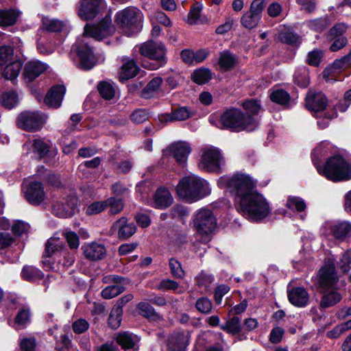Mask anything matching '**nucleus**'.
Segmentation results:
<instances>
[{
  "mask_svg": "<svg viewBox=\"0 0 351 351\" xmlns=\"http://www.w3.org/2000/svg\"><path fill=\"white\" fill-rule=\"evenodd\" d=\"M269 97L273 102L280 105H286L290 99L289 94L282 89L271 90Z\"/></svg>",
  "mask_w": 351,
  "mask_h": 351,
  "instance_id": "44",
  "label": "nucleus"
},
{
  "mask_svg": "<svg viewBox=\"0 0 351 351\" xmlns=\"http://www.w3.org/2000/svg\"><path fill=\"white\" fill-rule=\"evenodd\" d=\"M13 53L14 51L11 47H0V66L8 64L14 59Z\"/></svg>",
  "mask_w": 351,
  "mask_h": 351,
  "instance_id": "56",
  "label": "nucleus"
},
{
  "mask_svg": "<svg viewBox=\"0 0 351 351\" xmlns=\"http://www.w3.org/2000/svg\"><path fill=\"white\" fill-rule=\"evenodd\" d=\"M285 206L292 211L302 212L306 206L305 201L301 197L290 195L287 199Z\"/></svg>",
  "mask_w": 351,
  "mask_h": 351,
  "instance_id": "39",
  "label": "nucleus"
},
{
  "mask_svg": "<svg viewBox=\"0 0 351 351\" xmlns=\"http://www.w3.org/2000/svg\"><path fill=\"white\" fill-rule=\"evenodd\" d=\"M162 83V79L160 77L153 78L143 90V95L144 97H152L153 93L159 90Z\"/></svg>",
  "mask_w": 351,
  "mask_h": 351,
  "instance_id": "47",
  "label": "nucleus"
},
{
  "mask_svg": "<svg viewBox=\"0 0 351 351\" xmlns=\"http://www.w3.org/2000/svg\"><path fill=\"white\" fill-rule=\"evenodd\" d=\"M217 183L220 188L235 193L237 210L245 218L257 221L270 214L268 201L258 192L256 182L249 176L237 173L232 176H223Z\"/></svg>",
  "mask_w": 351,
  "mask_h": 351,
  "instance_id": "1",
  "label": "nucleus"
},
{
  "mask_svg": "<svg viewBox=\"0 0 351 351\" xmlns=\"http://www.w3.org/2000/svg\"><path fill=\"white\" fill-rule=\"evenodd\" d=\"M25 196L30 204L33 205L40 204L45 197L42 184L38 182L30 183L25 192Z\"/></svg>",
  "mask_w": 351,
  "mask_h": 351,
  "instance_id": "19",
  "label": "nucleus"
},
{
  "mask_svg": "<svg viewBox=\"0 0 351 351\" xmlns=\"http://www.w3.org/2000/svg\"><path fill=\"white\" fill-rule=\"evenodd\" d=\"M178 288V283L171 279H164L157 285V289L160 291H176Z\"/></svg>",
  "mask_w": 351,
  "mask_h": 351,
  "instance_id": "64",
  "label": "nucleus"
},
{
  "mask_svg": "<svg viewBox=\"0 0 351 351\" xmlns=\"http://www.w3.org/2000/svg\"><path fill=\"white\" fill-rule=\"evenodd\" d=\"M122 313V309L112 308L108 317V324L112 328L116 329L120 326Z\"/></svg>",
  "mask_w": 351,
  "mask_h": 351,
  "instance_id": "53",
  "label": "nucleus"
},
{
  "mask_svg": "<svg viewBox=\"0 0 351 351\" xmlns=\"http://www.w3.org/2000/svg\"><path fill=\"white\" fill-rule=\"evenodd\" d=\"M137 308L139 311V313L147 319L152 320L160 319L159 314H158L154 308L148 303L141 302L138 304Z\"/></svg>",
  "mask_w": 351,
  "mask_h": 351,
  "instance_id": "40",
  "label": "nucleus"
},
{
  "mask_svg": "<svg viewBox=\"0 0 351 351\" xmlns=\"http://www.w3.org/2000/svg\"><path fill=\"white\" fill-rule=\"evenodd\" d=\"M113 227L115 229H118V237L123 239L130 238L136 230V226L132 223H128L125 217H121L116 221Z\"/></svg>",
  "mask_w": 351,
  "mask_h": 351,
  "instance_id": "26",
  "label": "nucleus"
},
{
  "mask_svg": "<svg viewBox=\"0 0 351 351\" xmlns=\"http://www.w3.org/2000/svg\"><path fill=\"white\" fill-rule=\"evenodd\" d=\"M106 209L104 201L94 202L86 208V214L87 215H95L101 213Z\"/></svg>",
  "mask_w": 351,
  "mask_h": 351,
  "instance_id": "57",
  "label": "nucleus"
},
{
  "mask_svg": "<svg viewBox=\"0 0 351 351\" xmlns=\"http://www.w3.org/2000/svg\"><path fill=\"white\" fill-rule=\"evenodd\" d=\"M104 0H81L78 15L83 20L94 19L99 8L104 5Z\"/></svg>",
  "mask_w": 351,
  "mask_h": 351,
  "instance_id": "14",
  "label": "nucleus"
},
{
  "mask_svg": "<svg viewBox=\"0 0 351 351\" xmlns=\"http://www.w3.org/2000/svg\"><path fill=\"white\" fill-rule=\"evenodd\" d=\"M21 276L25 280L34 281L43 278L44 274L38 268L33 266L26 265L23 267L21 271Z\"/></svg>",
  "mask_w": 351,
  "mask_h": 351,
  "instance_id": "38",
  "label": "nucleus"
},
{
  "mask_svg": "<svg viewBox=\"0 0 351 351\" xmlns=\"http://www.w3.org/2000/svg\"><path fill=\"white\" fill-rule=\"evenodd\" d=\"M280 41L289 45H296L300 42V37L293 32L285 30L282 31L278 35Z\"/></svg>",
  "mask_w": 351,
  "mask_h": 351,
  "instance_id": "51",
  "label": "nucleus"
},
{
  "mask_svg": "<svg viewBox=\"0 0 351 351\" xmlns=\"http://www.w3.org/2000/svg\"><path fill=\"white\" fill-rule=\"evenodd\" d=\"M290 302L296 306H304L307 302V292L304 288L296 287L288 292Z\"/></svg>",
  "mask_w": 351,
  "mask_h": 351,
  "instance_id": "29",
  "label": "nucleus"
},
{
  "mask_svg": "<svg viewBox=\"0 0 351 351\" xmlns=\"http://www.w3.org/2000/svg\"><path fill=\"white\" fill-rule=\"evenodd\" d=\"M195 307L199 312L208 314L212 311L213 304L209 299L202 297L197 300Z\"/></svg>",
  "mask_w": 351,
  "mask_h": 351,
  "instance_id": "55",
  "label": "nucleus"
},
{
  "mask_svg": "<svg viewBox=\"0 0 351 351\" xmlns=\"http://www.w3.org/2000/svg\"><path fill=\"white\" fill-rule=\"evenodd\" d=\"M139 53L145 57L156 61V64L145 66L149 69H157L167 62L166 49L162 43H156L152 40H149L139 46Z\"/></svg>",
  "mask_w": 351,
  "mask_h": 351,
  "instance_id": "7",
  "label": "nucleus"
},
{
  "mask_svg": "<svg viewBox=\"0 0 351 351\" xmlns=\"http://www.w3.org/2000/svg\"><path fill=\"white\" fill-rule=\"evenodd\" d=\"M79 58V66L84 70L91 69L97 63V58L90 47V42L82 40L77 42L73 48Z\"/></svg>",
  "mask_w": 351,
  "mask_h": 351,
  "instance_id": "9",
  "label": "nucleus"
},
{
  "mask_svg": "<svg viewBox=\"0 0 351 351\" xmlns=\"http://www.w3.org/2000/svg\"><path fill=\"white\" fill-rule=\"evenodd\" d=\"M219 125L222 129L232 131H252L257 126L256 119L251 115H245L241 110L230 108L225 111L220 117Z\"/></svg>",
  "mask_w": 351,
  "mask_h": 351,
  "instance_id": "4",
  "label": "nucleus"
},
{
  "mask_svg": "<svg viewBox=\"0 0 351 351\" xmlns=\"http://www.w3.org/2000/svg\"><path fill=\"white\" fill-rule=\"evenodd\" d=\"M104 280L105 282H107L108 280H112L117 283L116 285H109L102 290L101 295L104 299L109 300L113 298L124 291L125 287L121 285L123 278L121 276H109L105 277Z\"/></svg>",
  "mask_w": 351,
  "mask_h": 351,
  "instance_id": "22",
  "label": "nucleus"
},
{
  "mask_svg": "<svg viewBox=\"0 0 351 351\" xmlns=\"http://www.w3.org/2000/svg\"><path fill=\"white\" fill-rule=\"evenodd\" d=\"M48 69V65L38 60L27 62L24 67L23 75L25 82H32Z\"/></svg>",
  "mask_w": 351,
  "mask_h": 351,
  "instance_id": "16",
  "label": "nucleus"
},
{
  "mask_svg": "<svg viewBox=\"0 0 351 351\" xmlns=\"http://www.w3.org/2000/svg\"><path fill=\"white\" fill-rule=\"evenodd\" d=\"M308 23L309 27L317 32H322L329 25L328 19L326 16L311 20Z\"/></svg>",
  "mask_w": 351,
  "mask_h": 351,
  "instance_id": "52",
  "label": "nucleus"
},
{
  "mask_svg": "<svg viewBox=\"0 0 351 351\" xmlns=\"http://www.w3.org/2000/svg\"><path fill=\"white\" fill-rule=\"evenodd\" d=\"M130 119L134 123H142L148 119V114L143 109H138L131 114Z\"/></svg>",
  "mask_w": 351,
  "mask_h": 351,
  "instance_id": "62",
  "label": "nucleus"
},
{
  "mask_svg": "<svg viewBox=\"0 0 351 351\" xmlns=\"http://www.w3.org/2000/svg\"><path fill=\"white\" fill-rule=\"evenodd\" d=\"M325 155L321 147L315 149L311 154L313 163L318 173L333 181L348 180L351 178V165L341 156L330 158L322 163L320 158Z\"/></svg>",
  "mask_w": 351,
  "mask_h": 351,
  "instance_id": "2",
  "label": "nucleus"
},
{
  "mask_svg": "<svg viewBox=\"0 0 351 351\" xmlns=\"http://www.w3.org/2000/svg\"><path fill=\"white\" fill-rule=\"evenodd\" d=\"M247 114L251 115L254 118V115L256 114L261 108L260 102L257 99H252L243 101L241 104Z\"/></svg>",
  "mask_w": 351,
  "mask_h": 351,
  "instance_id": "46",
  "label": "nucleus"
},
{
  "mask_svg": "<svg viewBox=\"0 0 351 351\" xmlns=\"http://www.w3.org/2000/svg\"><path fill=\"white\" fill-rule=\"evenodd\" d=\"M169 266L173 277L178 279H182L184 277V271L182 267L181 263L177 259L171 258L169 260Z\"/></svg>",
  "mask_w": 351,
  "mask_h": 351,
  "instance_id": "49",
  "label": "nucleus"
},
{
  "mask_svg": "<svg viewBox=\"0 0 351 351\" xmlns=\"http://www.w3.org/2000/svg\"><path fill=\"white\" fill-rule=\"evenodd\" d=\"M138 339L136 336L131 333L125 332L118 335L117 342L123 349H130L134 347Z\"/></svg>",
  "mask_w": 351,
  "mask_h": 351,
  "instance_id": "35",
  "label": "nucleus"
},
{
  "mask_svg": "<svg viewBox=\"0 0 351 351\" xmlns=\"http://www.w3.org/2000/svg\"><path fill=\"white\" fill-rule=\"evenodd\" d=\"M115 31L114 27L111 24V19L106 16L102 21L97 25H86L84 27L83 38L87 39L88 37L100 40L112 34Z\"/></svg>",
  "mask_w": 351,
  "mask_h": 351,
  "instance_id": "10",
  "label": "nucleus"
},
{
  "mask_svg": "<svg viewBox=\"0 0 351 351\" xmlns=\"http://www.w3.org/2000/svg\"><path fill=\"white\" fill-rule=\"evenodd\" d=\"M237 58L236 56L226 50L219 53L218 64L222 70H229L236 65Z\"/></svg>",
  "mask_w": 351,
  "mask_h": 351,
  "instance_id": "34",
  "label": "nucleus"
},
{
  "mask_svg": "<svg viewBox=\"0 0 351 351\" xmlns=\"http://www.w3.org/2000/svg\"><path fill=\"white\" fill-rule=\"evenodd\" d=\"M82 250L86 258L90 261H98L102 259L106 253L104 245L96 242L84 244L82 246Z\"/></svg>",
  "mask_w": 351,
  "mask_h": 351,
  "instance_id": "20",
  "label": "nucleus"
},
{
  "mask_svg": "<svg viewBox=\"0 0 351 351\" xmlns=\"http://www.w3.org/2000/svg\"><path fill=\"white\" fill-rule=\"evenodd\" d=\"M328 99L321 92H308V110L316 118H322L317 121V125L322 129L326 128L329 121L337 116L334 108L326 109Z\"/></svg>",
  "mask_w": 351,
  "mask_h": 351,
  "instance_id": "5",
  "label": "nucleus"
},
{
  "mask_svg": "<svg viewBox=\"0 0 351 351\" xmlns=\"http://www.w3.org/2000/svg\"><path fill=\"white\" fill-rule=\"evenodd\" d=\"M189 336L184 332H174L168 339L169 351H183L189 344Z\"/></svg>",
  "mask_w": 351,
  "mask_h": 351,
  "instance_id": "24",
  "label": "nucleus"
},
{
  "mask_svg": "<svg viewBox=\"0 0 351 351\" xmlns=\"http://www.w3.org/2000/svg\"><path fill=\"white\" fill-rule=\"evenodd\" d=\"M192 116V113L185 107L177 108L172 110L171 113H165L159 116L160 121L170 122L184 121Z\"/></svg>",
  "mask_w": 351,
  "mask_h": 351,
  "instance_id": "27",
  "label": "nucleus"
},
{
  "mask_svg": "<svg viewBox=\"0 0 351 351\" xmlns=\"http://www.w3.org/2000/svg\"><path fill=\"white\" fill-rule=\"evenodd\" d=\"M348 25L343 23H339L335 25L329 30V36L332 39L335 38L341 37L343 34L347 31Z\"/></svg>",
  "mask_w": 351,
  "mask_h": 351,
  "instance_id": "60",
  "label": "nucleus"
},
{
  "mask_svg": "<svg viewBox=\"0 0 351 351\" xmlns=\"http://www.w3.org/2000/svg\"><path fill=\"white\" fill-rule=\"evenodd\" d=\"M18 103V95L13 90L6 91L0 96V104L6 108H12Z\"/></svg>",
  "mask_w": 351,
  "mask_h": 351,
  "instance_id": "41",
  "label": "nucleus"
},
{
  "mask_svg": "<svg viewBox=\"0 0 351 351\" xmlns=\"http://www.w3.org/2000/svg\"><path fill=\"white\" fill-rule=\"evenodd\" d=\"M223 158L219 150L214 147H206L202 149L199 167L208 172L219 171Z\"/></svg>",
  "mask_w": 351,
  "mask_h": 351,
  "instance_id": "8",
  "label": "nucleus"
},
{
  "mask_svg": "<svg viewBox=\"0 0 351 351\" xmlns=\"http://www.w3.org/2000/svg\"><path fill=\"white\" fill-rule=\"evenodd\" d=\"M59 258L58 263L62 265L63 267H71L75 261L74 252H69L66 247L63 249Z\"/></svg>",
  "mask_w": 351,
  "mask_h": 351,
  "instance_id": "50",
  "label": "nucleus"
},
{
  "mask_svg": "<svg viewBox=\"0 0 351 351\" xmlns=\"http://www.w3.org/2000/svg\"><path fill=\"white\" fill-rule=\"evenodd\" d=\"M24 149L27 150L32 149L34 153L36 154L40 158L49 155L54 157L57 154L56 149H50L49 145L40 138H34L24 144Z\"/></svg>",
  "mask_w": 351,
  "mask_h": 351,
  "instance_id": "15",
  "label": "nucleus"
},
{
  "mask_svg": "<svg viewBox=\"0 0 351 351\" xmlns=\"http://www.w3.org/2000/svg\"><path fill=\"white\" fill-rule=\"evenodd\" d=\"M98 90L101 96L105 99H111L114 96V90L110 83L106 82L99 83Z\"/></svg>",
  "mask_w": 351,
  "mask_h": 351,
  "instance_id": "54",
  "label": "nucleus"
},
{
  "mask_svg": "<svg viewBox=\"0 0 351 351\" xmlns=\"http://www.w3.org/2000/svg\"><path fill=\"white\" fill-rule=\"evenodd\" d=\"M17 125L28 132L40 130L44 123L43 117L36 112H23L17 118Z\"/></svg>",
  "mask_w": 351,
  "mask_h": 351,
  "instance_id": "13",
  "label": "nucleus"
},
{
  "mask_svg": "<svg viewBox=\"0 0 351 351\" xmlns=\"http://www.w3.org/2000/svg\"><path fill=\"white\" fill-rule=\"evenodd\" d=\"M169 150L176 162L180 165H183L186 162L191 148L188 143L180 141L172 144Z\"/></svg>",
  "mask_w": 351,
  "mask_h": 351,
  "instance_id": "18",
  "label": "nucleus"
},
{
  "mask_svg": "<svg viewBox=\"0 0 351 351\" xmlns=\"http://www.w3.org/2000/svg\"><path fill=\"white\" fill-rule=\"evenodd\" d=\"M173 202V197L168 190L158 188L154 195V204L156 208H165Z\"/></svg>",
  "mask_w": 351,
  "mask_h": 351,
  "instance_id": "28",
  "label": "nucleus"
},
{
  "mask_svg": "<svg viewBox=\"0 0 351 351\" xmlns=\"http://www.w3.org/2000/svg\"><path fill=\"white\" fill-rule=\"evenodd\" d=\"M201 11V5H193L188 14L187 23L190 25L195 24L200 16Z\"/></svg>",
  "mask_w": 351,
  "mask_h": 351,
  "instance_id": "61",
  "label": "nucleus"
},
{
  "mask_svg": "<svg viewBox=\"0 0 351 351\" xmlns=\"http://www.w3.org/2000/svg\"><path fill=\"white\" fill-rule=\"evenodd\" d=\"M261 19V16L252 10H249L243 14L241 19V24L247 29H252L256 27Z\"/></svg>",
  "mask_w": 351,
  "mask_h": 351,
  "instance_id": "37",
  "label": "nucleus"
},
{
  "mask_svg": "<svg viewBox=\"0 0 351 351\" xmlns=\"http://www.w3.org/2000/svg\"><path fill=\"white\" fill-rule=\"evenodd\" d=\"M75 210V201L62 200L56 202L53 205V213L60 218H67L73 216Z\"/></svg>",
  "mask_w": 351,
  "mask_h": 351,
  "instance_id": "23",
  "label": "nucleus"
},
{
  "mask_svg": "<svg viewBox=\"0 0 351 351\" xmlns=\"http://www.w3.org/2000/svg\"><path fill=\"white\" fill-rule=\"evenodd\" d=\"M351 68V50L343 58L336 60L330 65L327 66L323 71V77L326 81L330 80V77L335 72H340L343 70Z\"/></svg>",
  "mask_w": 351,
  "mask_h": 351,
  "instance_id": "17",
  "label": "nucleus"
},
{
  "mask_svg": "<svg viewBox=\"0 0 351 351\" xmlns=\"http://www.w3.org/2000/svg\"><path fill=\"white\" fill-rule=\"evenodd\" d=\"M212 78L211 71L205 68L195 70L192 74V80L198 84L208 82Z\"/></svg>",
  "mask_w": 351,
  "mask_h": 351,
  "instance_id": "43",
  "label": "nucleus"
},
{
  "mask_svg": "<svg viewBox=\"0 0 351 351\" xmlns=\"http://www.w3.org/2000/svg\"><path fill=\"white\" fill-rule=\"evenodd\" d=\"M65 90L64 86L58 85L51 87L45 97V104L50 108H59L61 106Z\"/></svg>",
  "mask_w": 351,
  "mask_h": 351,
  "instance_id": "21",
  "label": "nucleus"
},
{
  "mask_svg": "<svg viewBox=\"0 0 351 351\" xmlns=\"http://www.w3.org/2000/svg\"><path fill=\"white\" fill-rule=\"evenodd\" d=\"M216 219L208 209L199 210L194 219V226L201 235H209L216 227Z\"/></svg>",
  "mask_w": 351,
  "mask_h": 351,
  "instance_id": "11",
  "label": "nucleus"
},
{
  "mask_svg": "<svg viewBox=\"0 0 351 351\" xmlns=\"http://www.w3.org/2000/svg\"><path fill=\"white\" fill-rule=\"evenodd\" d=\"M351 254L349 252H346L343 254L337 263L338 267L343 273H347L351 269Z\"/></svg>",
  "mask_w": 351,
  "mask_h": 351,
  "instance_id": "59",
  "label": "nucleus"
},
{
  "mask_svg": "<svg viewBox=\"0 0 351 351\" xmlns=\"http://www.w3.org/2000/svg\"><path fill=\"white\" fill-rule=\"evenodd\" d=\"M43 27L48 32H60L65 26L63 21L45 18L43 21Z\"/></svg>",
  "mask_w": 351,
  "mask_h": 351,
  "instance_id": "48",
  "label": "nucleus"
},
{
  "mask_svg": "<svg viewBox=\"0 0 351 351\" xmlns=\"http://www.w3.org/2000/svg\"><path fill=\"white\" fill-rule=\"evenodd\" d=\"M221 328L231 335H236L241 332V325L238 317H232L225 324L221 326Z\"/></svg>",
  "mask_w": 351,
  "mask_h": 351,
  "instance_id": "42",
  "label": "nucleus"
},
{
  "mask_svg": "<svg viewBox=\"0 0 351 351\" xmlns=\"http://www.w3.org/2000/svg\"><path fill=\"white\" fill-rule=\"evenodd\" d=\"M332 235L337 240L343 241L351 237V222L343 221L330 226Z\"/></svg>",
  "mask_w": 351,
  "mask_h": 351,
  "instance_id": "25",
  "label": "nucleus"
},
{
  "mask_svg": "<svg viewBox=\"0 0 351 351\" xmlns=\"http://www.w3.org/2000/svg\"><path fill=\"white\" fill-rule=\"evenodd\" d=\"M5 65L3 71V77L7 80L14 81L21 72L22 68L21 62L16 59H12Z\"/></svg>",
  "mask_w": 351,
  "mask_h": 351,
  "instance_id": "32",
  "label": "nucleus"
},
{
  "mask_svg": "<svg viewBox=\"0 0 351 351\" xmlns=\"http://www.w3.org/2000/svg\"><path fill=\"white\" fill-rule=\"evenodd\" d=\"M63 235L71 250H75L79 247L80 240L76 233L66 230L63 232Z\"/></svg>",
  "mask_w": 351,
  "mask_h": 351,
  "instance_id": "58",
  "label": "nucleus"
},
{
  "mask_svg": "<svg viewBox=\"0 0 351 351\" xmlns=\"http://www.w3.org/2000/svg\"><path fill=\"white\" fill-rule=\"evenodd\" d=\"M176 192L182 199L193 202L210 194V188L207 181L191 174L180 180Z\"/></svg>",
  "mask_w": 351,
  "mask_h": 351,
  "instance_id": "3",
  "label": "nucleus"
},
{
  "mask_svg": "<svg viewBox=\"0 0 351 351\" xmlns=\"http://www.w3.org/2000/svg\"><path fill=\"white\" fill-rule=\"evenodd\" d=\"M326 292L322 296L320 306L322 308L332 306L339 302L342 295L336 289H325Z\"/></svg>",
  "mask_w": 351,
  "mask_h": 351,
  "instance_id": "31",
  "label": "nucleus"
},
{
  "mask_svg": "<svg viewBox=\"0 0 351 351\" xmlns=\"http://www.w3.org/2000/svg\"><path fill=\"white\" fill-rule=\"evenodd\" d=\"M106 204V208L109 207L110 213L112 215H116L119 213L124 207V204L121 198H117L115 197H111L104 200Z\"/></svg>",
  "mask_w": 351,
  "mask_h": 351,
  "instance_id": "45",
  "label": "nucleus"
},
{
  "mask_svg": "<svg viewBox=\"0 0 351 351\" xmlns=\"http://www.w3.org/2000/svg\"><path fill=\"white\" fill-rule=\"evenodd\" d=\"M324 53L320 50H313L308 53V64L314 66H318L322 61Z\"/></svg>",
  "mask_w": 351,
  "mask_h": 351,
  "instance_id": "63",
  "label": "nucleus"
},
{
  "mask_svg": "<svg viewBox=\"0 0 351 351\" xmlns=\"http://www.w3.org/2000/svg\"><path fill=\"white\" fill-rule=\"evenodd\" d=\"M19 16L14 10H0V26L6 27L14 25Z\"/></svg>",
  "mask_w": 351,
  "mask_h": 351,
  "instance_id": "36",
  "label": "nucleus"
},
{
  "mask_svg": "<svg viewBox=\"0 0 351 351\" xmlns=\"http://www.w3.org/2000/svg\"><path fill=\"white\" fill-rule=\"evenodd\" d=\"M143 13L134 7H128L118 12L115 15L116 23L128 36L141 31L143 26Z\"/></svg>",
  "mask_w": 351,
  "mask_h": 351,
  "instance_id": "6",
  "label": "nucleus"
},
{
  "mask_svg": "<svg viewBox=\"0 0 351 351\" xmlns=\"http://www.w3.org/2000/svg\"><path fill=\"white\" fill-rule=\"evenodd\" d=\"M125 61L119 73L120 81H125L135 77L139 71L138 66L133 60H124Z\"/></svg>",
  "mask_w": 351,
  "mask_h": 351,
  "instance_id": "30",
  "label": "nucleus"
},
{
  "mask_svg": "<svg viewBox=\"0 0 351 351\" xmlns=\"http://www.w3.org/2000/svg\"><path fill=\"white\" fill-rule=\"evenodd\" d=\"M66 247L64 242L58 237L50 238L46 245L44 256L50 257L53 254H58V256Z\"/></svg>",
  "mask_w": 351,
  "mask_h": 351,
  "instance_id": "33",
  "label": "nucleus"
},
{
  "mask_svg": "<svg viewBox=\"0 0 351 351\" xmlns=\"http://www.w3.org/2000/svg\"><path fill=\"white\" fill-rule=\"evenodd\" d=\"M338 280L335 263L328 259L319 271L317 285L324 289H335Z\"/></svg>",
  "mask_w": 351,
  "mask_h": 351,
  "instance_id": "12",
  "label": "nucleus"
}]
</instances>
